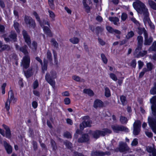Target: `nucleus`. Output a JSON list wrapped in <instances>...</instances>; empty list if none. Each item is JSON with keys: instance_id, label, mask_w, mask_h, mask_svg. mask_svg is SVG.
<instances>
[{"instance_id": "39448f33", "label": "nucleus", "mask_w": 156, "mask_h": 156, "mask_svg": "<svg viewBox=\"0 0 156 156\" xmlns=\"http://www.w3.org/2000/svg\"><path fill=\"white\" fill-rule=\"evenodd\" d=\"M23 34L25 42L28 44L30 48L33 51H35L37 48V44L35 41L33 42L32 45H31V41L29 36L27 34V31L25 30L23 31Z\"/></svg>"}, {"instance_id": "58836bf2", "label": "nucleus", "mask_w": 156, "mask_h": 156, "mask_svg": "<svg viewBox=\"0 0 156 156\" xmlns=\"http://www.w3.org/2000/svg\"><path fill=\"white\" fill-rule=\"evenodd\" d=\"M127 18V14L125 13H122L121 16V20L122 21H125L126 20V19Z\"/></svg>"}, {"instance_id": "4d7b16f0", "label": "nucleus", "mask_w": 156, "mask_h": 156, "mask_svg": "<svg viewBox=\"0 0 156 156\" xmlns=\"http://www.w3.org/2000/svg\"><path fill=\"white\" fill-rule=\"evenodd\" d=\"M38 86V83L37 80L34 81L33 83V88L34 89L36 88Z\"/></svg>"}, {"instance_id": "5701e85b", "label": "nucleus", "mask_w": 156, "mask_h": 156, "mask_svg": "<svg viewBox=\"0 0 156 156\" xmlns=\"http://www.w3.org/2000/svg\"><path fill=\"white\" fill-rule=\"evenodd\" d=\"M69 41L73 44H78L79 41V39L76 37H73L69 39Z\"/></svg>"}, {"instance_id": "052dcab7", "label": "nucleus", "mask_w": 156, "mask_h": 156, "mask_svg": "<svg viewBox=\"0 0 156 156\" xmlns=\"http://www.w3.org/2000/svg\"><path fill=\"white\" fill-rule=\"evenodd\" d=\"M131 65L133 67H135L136 65V62L135 60H133L131 63Z\"/></svg>"}, {"instance_id": "a211bd4d", "label": "nucleus", "mask_w": 156, "mask_h": 156, "mask_svg": "<svg viewBox=\"0 0 156 156\" xmlns=\"http://www.w3.org/2000/svg\"><path fill=\"white\" fill-rule=\"evenodd\" d=\"M103 105L102 102L100 100H96L94 102V106L95 108L102 107Z\"/></svg>"}, {"instance_id": "de8ad7c7", "label": "nucleus", "mask_w": 156, "mask_h": 156, "mask_svg": "<svg viewBox=\"0 0 156 156\" xmlns=\"http://www.w3.org/2000/svg\"><path fill=\"white\" fill-rule=\"evenodd\" d=\"M106 29L107 30L111 33H113L114 29L112 28L111 27L109 26H107L106 27Z\"/></svg>"}, {"instance_id": "13d9d810", "label": "nucleus", "mask_w": 156, "mask_h": 156, "mask_svg": "<svg viewBox=\"0 0 156 156\" xmlns=\"http://www.w3.org/2000/svg\"><path fill=\"white\" fill-rule=\"evenodd\" d=\"M65 144L66 147L69 148H70L72 146V144L68 141H66Z\"/></svg>"}, {"instance_id": "2f4dec72", "label": "nucleus", "mask_w": 156, "mask_h": 156, "mask_svg": "<svg viewBox=\"0 0 156 156\" xmlns=\"http://www.w3.org/2000/svg\"><path fill=\"white\" fill-rule=\"evenodd\" d=\"M72 79L77 82L83 81L84 80L83 79L81 80V78L80 77L76 75L73 76H72Z\"/></svg>"}, {"instance_id": "0eeeda50", "label": "nucleus", "mask_w": 156, "mask_h": 156, "mask_svg": "<svg viewBox=\"0 0 156 156\" xmlns=\"http://www.w3.org/2000/svg\"><path fill=\"white\" fill-rule=\"evenodd\" d=\"M111 128L114 132L118 133L119 131H123L126 132H129V129L123 126L115 124L111 126Z\"/></svg>"}, {"instance_id": "864d4df0", "label": "nucleus", "mask_w": 156, "mask_h": 156, "mask_svg": "<svg viewBox=\"0 0 156 156\" xmlns=\"http://www.w3.org/2000/svg\"><path fill=\"white\" fill-rule=\"evenodd\" d=\"M64 136L67 138H71L72 137L71 135L69 132H66L64 134Z\"/></svg>"}, {"instance_id": "09e8293b", "label": "nucleus", "mask_w": 156, "mask_h": 156, "mask_svg": "<svg viewBox=\"0 0 156 156\" xmlns=\"http://www.w3.org/2000/svg\"><path fill=\"white\" fill-rule=\"evenodd\" d=\"M147 72V70H146V68H144L142 70V71L141 72L139 75V77H142L145 73L146 72Z\"/></svg>"}, {"instance_id": "1a4fd4ad", "label": "nucleus", "mask_w": 156, "mask_h": 156, "mask_svg": "<svg viewBox=\"0 0 156 156\" xmlns=\"http://www.w3.org/2000/svg\"><path fill=\"white\" fill-rule=\"evenodd\" d=\"M87 119L83 122L81 123L80 124V127L81 130H83V129L87 127H90L91 126V121L88 119V117L86 116L85 117Z\"/></svg>"}, {"instance_id": "dca6fc26", "label": "nucleus", "mask_w": 156, "mask_h": 156, "mask_svg": "<svg viewBox=\"0 0 156 156\" xmlns=\"http://www.w3.org/2000/svg\"><path fill=\"white\" fill-rule=\"evenodd\" d=\"M112 131L109 129H105L101 131H98L97 132L95 133L98 134L101 133V136H104L105 135L111 133Z\"/></svg>"}, {"instance_id": "473e14b6", "label": "nucleus", "mask_w": 156, "mask_h": 156, "mask_svg": "<svg viewBox=\"0 0 156 156\" xmlns=\"http://www.w3.org/2000/svg\"><path fill=\"white\" fill-rule=\"evenodd\" d=\"M128 121L127 119L123 116H121L120 117V122L122 124L126 123Z\"/></svg>"}, {"instance_id": "79ce46f5", "label": "nucleus", "mask_w": 156, "mask_h": 156, "mask_svg": "<svg viewBox=\"0 0 156 156\" xmlns=\"http://www.w3.org/2000/svg\"><path fill=\"white\" fill-rule=\"evenodd\" d=\"M138 144V140L136 138L134 139L131 143V145L132 146H136Z\"/></svg>"}, {"instance_id": "69168bd1", "label": "nucleus", "mask_w": 156, "mask_h": 156, "mask_svg": "<svg viewBox=\"0 0 156 156\" xmlns=\"http://www.w3.org/2000/svg\"><path fill=\"white\" fill-rule=\"evenodd\" d=\"M98 41L100 44L101 45H103L105 44V42L101 39L99 38Z\"/></svg>"}, {"instance_id": "6e6552de", "label": "nucleus", "mask_w": 156, "mask_h": 156, "mask_svg": "<svg viewBox=\"0 0 156 156\" xmlns=\"http://www.w3.org/2000/svg\"><path fill=\"white\" fill-rule=\"evenodd\" d=\"M133 134L135 135L139 134L140 130L141 122L140 121H136L133 125Z\"/></svg>"}, {"instance_id": "bb28decb", "label": "nucleus", "mask_w": 156, "mask_h": 156, "mask_svg": "<svg viewBox=\"0 0 156 156\" xmlns=\"http://www.w3.org/2000/svg\"><path fill=\"white\" fill-rule=\"evenodd\" d=\"M83 92L87 94L90 96H92L94 95L93 91L90 89H84Z\"/></svg>"}, {"instance_id": "e433bc0d", "label": "nucleus", "mask_w": 156, "mask_h": 156, "mask_svg": "<svg viewBox=\"0 0 156 156\" xmlns=\"http://www.w3.org/2000/svg\"><path fill=\"white\" fill-rule=\"evenodd\" d=\"M134 35V33L132 31L129 32L126 36V38L127 39L133 37Z\"/></svg>"}, {"instance_id": "cd10ccee", "label": "nucleus", "mask_w": 156, "mask_h": 156, "mask_svg": "<svg viewBox=\"0 0 156 156\" xmlns=\"http://www.w3.org/2000/svg\"><path fill=\"white\" fill-rule=\"evenodd\" d=\"M11 40L15 41L16 39V35L14 32H12L9 36Z\"/></svg>"}, {"instance_id": "e2e57ef3", "label": "nucleus", "mask_w": 156, "mask_h": 156, "mask_svg": "<svg viewBox=\"0 0 156 156\" xmlns=\"http://www.w3.org/2000/svg\"><path fill=\"white\" fill-rule=\"evenodd\" d=\"M62 95L63 96H68L69 94L68 91H66L62 93Z\"/></svg>"}, {"instance_id": "bf43d9fd", "label": "nucleus", "mask_w": 156, "mask_h": 156, "mask_svg": "<svg viewBox=\"0 0 156 156\" xmlns=\"http://www.w3.org/2000/svg\"><path fill=\"white\" fill-rule=\"evenodd\" d=\"M51 143L53 149H55L56 148V147L55 145L56 144L55 141L53 140H51Z\"/></svg>"}, {"instance_id": "f3484780", "label": "nucleus", "mask_w": 156, "mask_h": 156, "mask_svg": "<svg viewBox=\"0 0 156 156\" xmlns=\"http://www.w3.org/2000/svg\"><path fill=\"white\" fill-rule=\"evenodd\" d=\"M89 140V137L87 134L83 135L81 137L78 139L79 142L82 143L88 141Z\"/></svg>"}, {"instance_id": "6e6d98bb", "label": "nucleus", "mask_w": 156, "mask_h": 156, "mask_svg": "<svg viewBox=\"0 0 156 156\" xmlns=\"http://www.w3.org/2000/svg\"><path fill=\"white\" fill-rule=\"evenodd\" d=\"M53 2V0H48L49 4L51 8H53L54 7Z\"/></svg>"}, {"instance_id": "7c9ffc66", "label": "nucleus", "mask_w": 156, "mask_h": 156, "mask_svg": "<svg viewBox=\"0 0 156 156\" xmlns=\"http://www.w3.org/2000/svg\"><path fill=\"white\" fill-rule=\"evenodd\" d=\"M49 15L50 18L52 20H54L55 17V15L54 13L52 11L48 10V11Z\"/></svg>"}, {"instance_id": "423d86ee", "label": "nucleus", "mask_w": 156, "mask_h": 156, "mask_svg": "<svg viewBox=\"0 0 156 156\" xmlns=\"http://www.w3.org/2000/svg\"><path fill=\"white\" fill-rule=\"evenodd\" d=\"M56 77V74L55 71H51L50 73H47L45 76V80L52 86L55 85V82L54 80Z\"/></svg>"}, {"instance_id": "72a5a7b5", "label": "nucleus", "mask_w": 156, "mask_h": 156, "mask_svg": "<svg viewBox=\"0 0 156 156\" xmlns=\"http://www.w3.org/2000/svg\"><path fill=\"white\" fill-rule=\"evenodd\" d=\"M13 26L17 32L19 33L20 32V30L19 29V23L16 22H14Z\"/></svg>"}, {"instance_id": "a18cd8bd", "label": "nucleus", "mask_w": 156, "mask_h": 156, "mask_svg": "<svg viewBox=\"0 0 156 156\" xmlns=\"http://www.w3.org/2000/svg\"><path fill=\"white\" fill-rule=\"evenodd\" d=\"M98 131H100L99 130H97L93 132L92 133V135L94 137L96 138H98L100 135H101V133L98 134V133H95L97 132Z\"/></svg>"}, {"instance_id": "37998d69", "label": "nucleus", "mask_w": 156, "mask_h": 156, "mask_svg": "<svg viewBox=\"0 0 156 156\" xmlns=\"http://www.w3.org/2000/svg\"><path fill=\"white\" fill-rule=\"evenodd\" d=\"M147 51H141L140 53V54H139V55H137V57H138L139 56H141L143 57L144 56V55H145L147 54Z\"/></svg>"}, {"instance_id": "c9c22d12", "label": "nucleus", "mask_w": 156, "mask_h": 156, "mask_svg": "<svg viewBox=\"0 0 156 156\" xmlns=\"http://www.w3.org/2000/svg\"><path fill=\"white\" fill-rule=\"evenodd\" d=\"M137 39L138 41V44H140L142 46L143 37L141 36H138L137 37Z\"/></svg>"}, {"instance_id": "2eb2a0df", "label": "nucleus", "mask_w": 156, "mask_h": 156, "mask_svg": "<svg viewBox=\"0 0 156 156\" xmlns=\"http://www.w3.org/2000/svg\"><path fill=\"white\" fill-rule=\"evenodd\" d=\"M9 95L10 96V98L9 99V101H10V102H12L14 104L17 101V98L14 97L13 94L12 90H10L9 92Z\"/></svg>"}, {"instance_id": "9b49d317", "label": "nucleus", "mask_w": 156, "mask_h": 156, "mask_svg": "<svg viewBox=\"0 0 156 156\" xmlns=\"http://www.w3.org/2000/svg\"><path fill=\"white\" fill-rule=\"evenodd\" d=\"M147 151L150 153L149 156H156V150L154 145L152 147L147 146L146 147Z\"/></svg>"}, {"instance_id": "5fc2aeb1", "label": "nucleus", "mask_w": 156, "mask_h": 156, "mask_svg": "<svg viewBox=\"0 0 156 156\" xmlns=\"http://www.w3.org/2000/svg\"><path fill=\"white\" fill-rule=\"evenodd\" d=\"M83 6L85 9H86V11L87 12H89L90 10V7L88 6V5L86 4H84L83 5Z\"/></svg>"}, {"instance_id": "8fccbe9b", "label": "nucleus", "mask_w": 156, "mask_h": 156, "mask_svg": "<svg viewBox=\"0 0 156 156\" xmlns=\"http://www.w3.org/2000/svg\"><path fill=\"white\" fill-rule=\"evenodd\" d=\"M51 42L53 45L55 47H58V43L54 39H52L51 41Z\"/></svg>"}, {"instance_id": "49530a36", "label": "nucleus", "mask_w": 156, "mask_h": 156, "mask_svg": "<svg viewBox=\"0 0 156 156\" xmlns=\"http://www.w3.org/2000/svg\"><path fill=\"white\" fill-rule=\"evenodd\" d=\"M5 136L7 138H9L11 136V133L9 129L6 130L5 135Z\"/></svg>"}, {"instance_id": "4be33fe9", "label": "nucleus", "mask_w": 156, "mask_h": 156, "mask_svg": "<svg viewBox=\"0 0 156 156\" xmlns=\"http://www.w3.org/2000/svg\"><path fill=\"white\" fill-rule=\"evenodd\" d=\"M147 71H151L154 68V66L152 63L150 62H148L146 64Z\"/></svg>"}, {"instance_id": "7ed1b4c3", "label": "nucleus", "mask_w": 156, "mask_h": 156, "mask_svg": "<svg viewBox=\"0 0 156 156\" xmlns=\"http://www.w3.org/2000/svg\"><path fill=\"white\" fill-rule=\"evenodd\" d=\"M27 46L26 45L20 48V51L25 55L23 58L21 65L25 69H27L29 67L30 62V58L28 55L29 53L27 51Z\"/></svg>"}, {"instance_id": "0e129e2a", "label": "nucleus", "mask_w": 156, "mask_h": 156, "mask_svg": "<svg viewBox=\"0 0 156 156\" xmlns=\"http://www.w3.org/2000/svg\"><path fill=\"white\" fill-rule=\"evenodd\" d=\"M66 122L67 123L70 125H72L73 124L72 120L69 119H66Z\"/></svg>"}, {"instance_id": "3c124183", "label": "nucleus", "mask_w": 156, "mask_h": 156, "mask_svg": "<svg viewBox=\"0 0 156 156\" xmlns=\"http://www.w3.org/2000/svg\"><path fill=\"white\" fill-rule=\"evenodd\" d=\"M138 65L139 69H141L144 65V64L143 62H142L140 60L138 62Z\"/></svg>"}, {"instance_id": "6ab92c4d", "label": "nucleus", "mask_w": 156, "mask_h": 156, "mask_svg": "<svg viewBox=\"0 0 156 156\" xmlns=\"http://www.w3.org/2000/svg\"><path fill=\"white\" fill-rule=\"evenodd\" d=\"M109 20L113 22L114 24L116 25H118L119 24V19L117 17H110L109 18Z\"/></svg>"}, {"instance_id": "ea45409f", "label": "nucleus", "mask_w": 156, "mask_h": 156, "mask_svg": "<svg viewBox=\"0 0 156 156\" xmlns=\"http://www.w3.org/2000/svg\"><path fill=\"white\" fill-rule=\"evenodd\" d=\"M110 78L113 80L116 81L117 80V78L116 75L114 73H111L109 74Z\"/></svg>"}, {"instance_id": "4c0bfd02", "label": "nucleus", "mask_w": 156, "mask_h": 156, "mask_svg": "<svg viewBox=\"0 0 156 156\" xmlns=\"http://www.w3.org/2000/svg\"><path fill=\"white\" fill-rule=\"evenodd\" d=\"M120 100L122 105H125L126 103V98L124 96H122L120 98Z\"/></svg>"}, {"instance_id": "393cba45", "label": "nucleus", "mask_w": 156, "mask_h": 156, "mask_svg": "<svg viewBox=\"0 0 156 156\" xmlns=\"http://www.w3.org/2000/svg\"><path fill=\"white\" fill-rule=\"evenodd\" d=\"M148 3L150 7L153 9L156 10V3L152 1L149 0Z\"/></svg>"}, {"instance_id": "412c9836", "label": "nucleus", "mask_w": 156, "mask_h": 156, "mask_svg": "<svg viewBox=\"0 0 156 156\" xmlns=\"http://www.w3.org/2000/svg\"><path fill=\"white\" fill-rule=\"evenodd\" d=\"M142 46L140 44H138L137 48L135 50L134 54L136 56H137L139 54H140L141 51V50L142 48Z\"/></svg>"}, {"instance_id": "9d476101", "label": "nucleus", "mask_w": 156, "mask_h": 156, "mask_svg": "<svg viewBox=\"0 0 156 156\" xmlns=\"http://www.w3.org/2000/svg\"><path fill=\"white\" fill-rule=\"evenodd\" d=\"M24 20L27 24H29L30 27L34 28L35 26V23L32 18L30 17L25 16Z\"/></svg>"}, {"instance_id": "603ef678", "label": "nucleus", "mask_w": 156, "mask_h": 156, "mask_svg": "<svg viewBox=\"0 0 156 156\" xmlns=\"http://www.w3.org/2000/svg\"><path fill=\"white\" fill-rule=\"evenodd\" d=\"M65 103L66 105H69L70 103V99L68 98H66L64 100Z\"/></svg>"}, {"instance_id": "680f3d73", "label": "nucleus", "mask_w": 156, "mask_h": 156, "mask_svg": "<svg viewBox=\"0 0 156 156\" xmlns=\"http://www.w3.org/2000/svg\"><path fill=\"white\" fill-rule=\"evenodd\" d=\"M32 105L34 108H36L37 106V103L35 101H34L32 102Z\"/></svg>"}, {"instance_id": "f257e3e1", "label": "nucleus", "mask_w": 156, "mask_h": 156, "mask_svg": "<svg viewBox=\"0 0 156 156\" xmlns=\"http://www.w3.org/2000/svg\"><path fill=\"white\" fill-rule=\"evenodd\" d=\"M134 8L137 12L141 14H143L144 16V22L145 25H147L151 22L148 17L149 12L148 9L145 5L139 0H136L133 4Z\"/></svg>"}, {"instance_id": "b1692460", "label": "nucleus", "mask_w": 156, "mask_h": 156, "mask_svg": "<svg viewBox=\"0 0 156 156\" xmlns=\"http://www.w3.org/2000/svg\"><path fill=\"white\" fill-rule=\"evenodd\" d=\"M47 64L48 61H46L45 59H44L43 64L42 63L41 64L42 65V70L43 72L47 70Z\"/></svg>"}, {"instance_id": "aec40b11", "label": "nucleus", "mask_w": 156, "mask_h": 156, "mask_svg": "<svg viewBox=\"0 0 156 156\" xmlns=\"http://www.w3.org/2000/svg\"><path fill=\"white\" fill-rule=\"evenodd\" d=\"M91 154L92 156H103L105 154L101 151H96L92 152Z\"/></svg>"}, {"instance_id": "f8f14e48", "label": "nucleus", "mask_w": 156, "mask_h": 156, "mask_svg": "<svg viewBox=\"0 0 156 156\" xmlns=\"http://www.w3.org/2000/svg\"><path fill=\"white\" fill-rule=\"evenodd\" d=\"M142 30H143L144 34V35L145 40L144 42V44L146 45H150L152 41V38L151 37H150L148 38L147 34L145 29L142 28Z\"/></svg>"}, {"instance_id": "774afa93", "label": "nucleus", "mask_w": 156, "mask_h": 156, "mask_svg": "<svg viewBox=\"0 0 156 156\" xmlns=\"http://www.w3.org/2000/svg\"><path fill=\"white\" fill-rule=\"evenodd\" d=\"M145 134L147 136L149 137H151L152 136V133L151 132H146Z\"/></svg>"}, {"instance_id": "ddd939ff", "label": "nucleus", "mask_w": 156, "mask_h": 156, "mask_svg": "<svg viewBox=\"0 0 156 156\" xmlns=\"http://www.w3.org/2000/svg\"><path fill=\"white\" fill-rule=\"evenodd\" d=\"M119 150L120 152H123L129 151V148L126 144L122 142L119 143Z\"/></svg>"}, {"instance_id": "c03bdc74", "label": "nucleus", "mask_w": 156, "mask_h": 156, "mask_svg": "<svg viewBox=\"0 0 156 156\" xmlns=\"http://www.w3.org/2000/svg\"><path fill=\"white\" fill-rule=\"evenodd\" d=\"M150 49L154 51L156 50V41H154L153 42V44L150 47Z\"/></svg>"}, {"instance_id": "f704fd0d", "label": "nucleus", "mask_w": 156, "mask_h": 156, "mask_svg": "<svg viewBox=\"0 0 156 156\" xmlns=\"http://www.w3.org/2000/svg\"><path fill=\"white\" fill-rule=\"evenodd\" d=\"M101 59L105 64H106L108 62V60L105 55L103 54H101Z\"/></svg>"}, {"instance_id": "f03ea898", "label": "nucleus", "mask_w": 156, "mask_h": 156, "mask_svg": "<svg viewBox=\"0 0 156 156\" xmlns=\"http://www.w3.org/2000/svg\"><path fill=\"white\" fill-rule=\"evenodd\" d=\"M152 113L154 117H148V121L150 127L153 132L156 134V95L153 96L150 99Z\"/></svg>"}, {"instance_id": "c756f323", "label": "nucleus", "mask_w": 156, "mask_h": 156, "mask_svg": "<svg viewBox=\"0 0 156 156\" xmlns=\"http://www.w3.org/2000/svg\"><path fill=\"white\" fill-rule=\"evenodd\" d=\"M105 95L107 97H108L111 95L110 90L108 87H106L105 88Z\"/></svg>"}, {"instance_id": "20e7f679", "label": "nucleus", "mask_w": 156, "mask_h": 156, "mask_svg": "<svg viewBox=\"0 0 156 156\" xmlns=\"http://www.w3.org/2000/svg\"><path fill=\"white\" fill-rule=\"evenodd\" d=\"M33 14L35 16L37 20L40 23L41 26L43 28L44 32L48 36L50 37L52 36V34L49 28L48 27L44 26V25L49 26V22L48 21H44L43 23H41L40 22V18L37 13L36 12H34L33 13Z\"/></svg>"}, {"instance_id": "a19ab883", "label": "nucleus", "mask_w": 156, "mask_h": 156, "mask_svg": "<svg viewBox=\"0 0 156 156\" xmlns=\"http://www.w3.org/2000/svg\"><path fill=\"white\" fill-rule=\"evenodd\" d=\"M10 101H9L8 99L6 102L5 103V108L7 111H9L10 108Z\"/></svg>"}, {"instance_id": "4468645a", "label": "nucleus", "mask_w": 156, "mask_h": 156, "mask_svg": "<svg viewBox=\"0 0 156 156\" xmlns=\"http://www.w3.org/2000/svg\"><path fill=\"white\" fill-rule=\"evenodd\" d=\"M4 146L8 154H10L12 152V147L10 145L8 144L6 142L4 141Z\"/></svg>"}, {"instance_id": "338daca9", "label": "nucleus", "mask_w": 156, "mask_h": 156, "mask_svg": "<svg viewBox=\"0 0 156 156\" xmlns=\"http://www.w3.org/2000/svg\"><path fill=\"white\" fill-rule=\"evenodd\" d=\"M131 20L135 24L138 25L139 24L138 22L134 18H131Z\"/></svg>"}, {"instance_id": "c85d7f7f", "label": "nucleus", "mask_w": 156, "mask_h": 156, "mask_svg": "<svg viewBox=\"0 0 156 156\" xmlns=\"http://www.w3.org/2000/svg\"><path fill=\"white\" fill-rule=\"evenodd\" d=\"M46 55L48 61H51L52 60V57L51 53L49 50H48Z\"/></svg>"}, {"instance_id": "a878e982", "label": "nucleus", "mask_w": 156, "mask_h": 156, "mask_svg": "<svg viewBox=\"0 0 156 156\" xmlns=\"http://www.w3.org/2000/svg\"><path fill=\"white\" fill-rule=\"evenodd\" d=\"M150 92V94L152 95L156 94V83H154V86L151 88Z\"/></svg>"}]
</instances>
